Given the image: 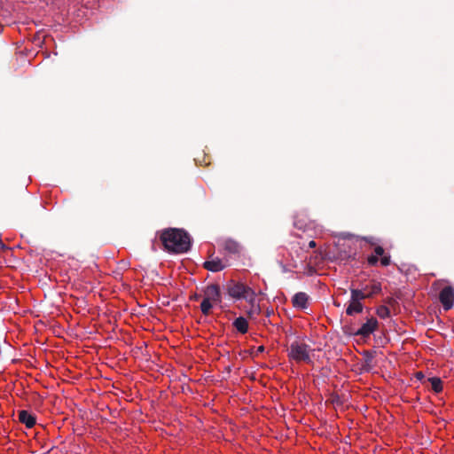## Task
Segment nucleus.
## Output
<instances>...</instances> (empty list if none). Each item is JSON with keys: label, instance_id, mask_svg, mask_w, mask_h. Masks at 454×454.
<instances>
[{"label": "nucleus", "instance_id": "aec40b11", "mask_svg": "<svg viewBox=\"0 0 454 454\" xmlns=\"http://www.w3.org/2000/svg\"><path fill=\"white\" fill-rule=\"evenodd\" d=\"M263 349V347L259 348V351H262Z\"/></svg>", "mask_w": 454, "mask_h": 454}, {"label": "nucleus", "instance_id": "9b49d317", "mask_svg": "<svg viewBox=\"0 0 454 454\" xmlns=\"http://www.w3.org/2000/svg\"><path fill=\"white\" fill-rule=\"evenodd\" d=\"M19 419L24 424L27 428H32L35 425V418L27 411H20L19 412Z\"/></svg>", "mask_w": 454, "mask_h": 454}, {"label": "nucleus", "instance_id": "6ab92c4d", "mask_svg": "<svg viewBox=\"0 0 454 454\" xmlns=\"http://www.w3.org/2000/svg\"><path fill=\"white\" fill-rule=\"evenodd\" d=\"M316 246H317V244H316V242H315L314 240H311V241L309 243V247L310 248H314V247H316Z\"/></svg>", "mask_w": 454, "mask_h": 454}, {"label": "nucleus", "instance_id": "9d476101", "mask_svg": "<svg viewBox=\"0 0 454 454\" xmlns=\"http://www.w3.org/2000/svg\"><path fill=\"white\" fill-rule=\"evenodd\" d=\"M222 247L224 253L228 254H238L240 252L239 244L231 239H225L222 243Z\"/></svg>", "mask_w": 454, "mask_h": 454}, {"label": "nucleus", "instance_id": "a211bd4d", "mask_svg": "<svg viewBox=\"0 0 454 454\" xmlns=\"http://www.w3.org/2000/svg\"><path fill=\"white\" fill-rule=\"evenodd\" d=\"M203 156V159L201 160L200 155H197V157L195 158V160L200 164H203L205 166H207L210 164V159L209 157H206V155H202Z\"/></svg>", "mask_w": 454, "mask_h": 454}, {"label": "nucleus", "instance_id": "7ed1b4c3", "mask_svg": "<svg viewBox=\"0 0 454 454\" xmlns=\"http://www.w3.org/2000/svg\"><path fill=\"white\" fill-rule=\"evenodd\" d=\"M313 351L308 344L301 341H294L287 349V356L289 361L297 364H312L311 353Z\"/></svg>", "mask_w": 454, "mask_h": 454}, {"label": "nucleus", "instance_id": "0eeeda50", "mask_svg": "<svg viewBox=\"0 0 454 454\" xmlns=\"http://www.w3.org/2000/svg\"><path fill=\"white\" fill-rule=\"evenodd\" d=\"M439 300L445 310H449L454 304V290L450 286L442 289L439 294Z\"/></svg>", "mask_w": 454, "mask_h": 454}, {"label": "nucleus", "instance_id": "6e6552de", "mask_svg": "<svg viewBox=\"0 0 454 454\" xmlns=\"http://www.w3.org/2000/svg\"><path fill=\"white\" fill-rule=\"evenodd\" d=\"M378 328V321L374 317L369 318L356 332L357 335L367 337Z\"/></svg>", "mask_w": 454, "mask_h": 454}, {"label": "nucleus", "instance_id": "423d86ee", "mask_svg": "<svg viewBox=\"0 0 454 454\" xmlns=\"http://www.w3.org/2000/svg\"><path fill=\"white\" fill-rule=\"evenodd\" d=\"M228 266V261L226 259H221L219 257L211 254L209 259L204 262L203 267L212 272H218L224 270Z\"/></svg>", "mask_w": 454, "mask_h": 454}, {"label": "nucleus", "instance_id": "20e7f679", "mask_svg": "<svg viewBox=\"0 0 454 454\" xmlns=\"http://www.w3.org/2000/svg\"><path fill=\"white\" fill-rule=\"evenodd\" d=\"M221 302V291L217 285H209L204 290V298L200 303L203 315L208 316L212 308Z\"/></svg>", "mask_w": 454, "mask_h": 454}, {"label": "nucleus", "instance_id": "f3484780", "mask_svg": "<svg viewBox=\"0 0 454 454\" xmlns=\"http://www.w3.org/2000/svg\"><path fill=\"white\" fill-rule=\"evenodd\" d=\"M430 382L434 392L439 393L442 390V382L440 379L432 378L430 379Z\"/></svg>", "mask_w": 454, "mask_h": 454}, {"label": "nucleus", "instance_id": "f257e3e1", "mask_svg": "<svg viewBox=\"0 0 454 454\" xmlns=\"http://www.w3.org/2000/svg\"><path fill=\"white\" fill-rule=\"evenodd\" d=\"M160 240L165 250L170 253H184L190 248V238L180 229L168 228L159 233Z\"/></svg>", "mask_w": 454, "mask_h": 454}, {"label": "nucleus", "instance_id": "1a4fd4ad", "mask_svg": "<svg viewBox=\"0 0 454 454\" xmlns=\"http://www.w3.org/2000/svg\"><path fill=\"white\" fill-rule=\"evenodd\" d=\"M309 301V296L306 293L300 292L294 295L292 304L295 309H305Z\"/></svg>", "mask_w": 454, "mask_h": 454}, {"label": "nucleus", "instance_id": "2eb2a0df", "mask_svg": "<svg viewBox=\"0 0 454 454\" xmlns=\"http://www.w3.org/2000/svg\"><path fill=\"white\" fill-rule=\"evenodd\" d=\"M365 288H367V294H369V297H372V295L380 293L381 285L378 282H373L372 285L367 286Z\"/></svg>", "mask_w": 454, "mask_h": 454}, {"label": "nucleus", "instance_id": "f03ea898", "mask_svg": "<svg viewBox=\"0 0 454 454\" xmlns=\"http://www.w3.org/2000/svg\"><path fill=\"white\" fill-rule=\"evenodd\" d=\"M227 293L231 298L235 300L244 299L250 304L249 309L246 312L249 318H253L261 313L260 305L255 302L256 293L250 286L241 282L231 281L227 286Z\"/></svg>", "mask_w": 454, "mask_h": 454}, {"label": "nucleus", "instance_id": "4468645a", "mask_svg": "<svg viewBox=\"0 0 454 454\" xmlns=\"http://www.w3.org/2000/svg\"><path fill=\"white\" fill-rule=\"evenodd\" d=\"M350 298L357 301L369 298V294H367V288H364V290L351 289Z\"/></svg>", "mask_w": 454, "mask_h": 454}, {"label": "nucleus", "instance_id": "dca6fc26", "mask_svg": "<svg viewBox=\"0 0 454 454\" xmlns=\"http://www.w3.org/2000/svg\"><path fill=\"white\" fill-rule=\"evenodd\" d=\"M376 314L379 317L385 319L390 316V310L387 306L381 305L377 308Z\"/></svg>", "mask_w": 454, "mask_h": 454}, {"label": "nucleus", "instance_id": "ddd939ff", "mask_svg": "<svg viewBox=\"0 0 454 454\" xmlns=\"http://www.w3.org/2000/svg\"><path fill=\"white\" fill-rule=\"evenodd\" d=\"M233 326L236 328V330L239 333H240L242 334L247 333L248 331V322L243 317H239L236 318L233 322Z\"/></svg>", "mask_w": 454, "mask_h": 454}, {"label": "nucleus", "instance_id": "39448f33", "mask_svg": "<svg viewBox=\"0 0 454 454\" xmlns=\"http://www.w3.org/2000/svg\"><path fill=\"white\" fill-rule=\"evenodd\" d=\"M381 266H388L391 262L390 255L385 253L382 247L377 246L374 248V253L367 257V262L370 266H376L378 262Z\"/></svg>", "mask_w": 454, "mask_h": 454}, {"label": "nucleus", "instance_id": "f8f14e48", "mask_svg": "<svg viewBox=\"0 0 454 454\" xmlns=\"http://www.w3.org/2000/svg\"><path fill=\"white\" fill-rule=\"evenodd\" d=\"M364 306L361 301H357L350 298L349 303L346 309V313L348 316H353L355 314L361 313L363 311Z\"/></svg>", "mask_w": 454, "mask_h": 454}]
</instances>
